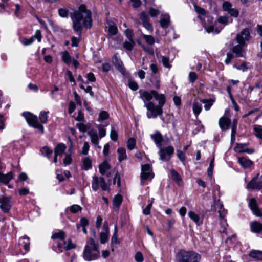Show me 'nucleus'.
I'll return each instance as SVG.
<instances>
[{
    "label": "nucleus",
    "instance_id": "a19ab883",
    "mask_svg": "<svg viewBox=\"0 0 262 262\" xmlns=\"http://www.w3.org/2000/svg\"><path fill=\"white\" fill-rule=\"evenodd\" d=\"M254 130L255 136L259 139H262V126L255 125L254 126Z\"/></svg>",
    "mask_w": 262,
    "mask_h": 262
},
{
    "label": "nucleus",
    "instance_id": "a211bd4d",
    "mask_svg": "<svg viewBox=\"0 0 262 262\" xmlns=\"http://www.w3.org/2000/svg\"><path fill=\"white\" fill-rule=\"evenodd\" d=\"M150 138L154 141L157 147L160 148L161 146V143L163 138L162 135L159 131L155 132L150 135Z\"/></svg>",
    "mask_w": 262,
    "mask_h": 262
},
{
    "label": "nucleus",
    "instance_id": "20e7f679",
    "mask_svg": "<svg viewBox=\"0 0 262 262\" xmlns=\"http://www.w3.org/2000/svg\"><path fill=\"white\" fill-rule=\"evenodd\" d=\"M178 262H200L201 255L194 251L180 250L176 254Z\"/></svg>",
    "mask_w": 262,
    "mask_h": 262
},
{
    "label": "nucleus",
    "instance_id": "393cba45",
    "mask_svg": "<svg viewBox=\"0 0 262 262\" xmlns=\"http://www.w3.org/2000/svg\"><path fill=\"white\" fill-rule=\"evenodd\" d=\"M238 162L240 165L245 168L250 167L253 162L250 160L242 157L238 158Z\"/></svg>",
    "mask_w": 262,
    "mask_h": 262
},
{
    "label": "nucleus",
    "instance_id": "cd10ccee",
    "mask_svg": "<svg viewBox=\"0 0 262 262\" xmlns=\"http://www.w3.org/2000/svg\"><path fill=\"white\" fill-rule=\"evenodd\" d=\"M118 154V161L121 162L122 161L127 159V155L126 153V149L124 148L120 147L118 148L117 150Z\"/></svg>",
    "mask_w": 262,
    "mask_h": 262
},
{
    "label": "nucleus",
    "instance_id": "7c9ffc66",
    "mask_svg": "<svg viewBox=\"0 0 262 262\" xmlns=\"http://www.w3.org/2000/svg\"><path fill=\"white\" fill-rule=\"evenodd\" d=\"M67 147L63 143L58 144L55 147L54 152L56 156H61L65 151Z\"/></svg>",
    "mask_w": 262,
    "mask_h": 262
},
{
    "label": "nucleus",
    "instance_id": "79ce46f5",
    "mask_svg": "<svg viewBox=\"0 0 262 262\" xmlns=\"http://www.w3.org/2000/svg\"><path fill=\"white\" fill-rule=\"evenodd\" d=\"M62 60L67 64H69L71 61V56L68 51H65L62 53Z\"/></svg>",
    "mask_w": 262,
    "mask_h": 262
},
{
    "label": "nucleus",
    "instance_id": "8fccbe9b",
    "mask_svg": "<svg viewBox=\"0 0 262 262\" xmlns=\"http://www.w3.org/2000/svg\"><path fill=\"white\" fill-rule=\"evenodd\" d=\"M65 237V233L63 231H60L58 233L53 234L52 236V238L55 239L59 238L61 241H63Z\"/></svg>",
    "mask_w": 262,
    "mask_h": 262
},
{
    "label": "nucleus",
    "instance_id": "052dcab7",
    "mask_svg": "<svg viewBox=\"0 0 262 262\" xmlns=\"http://www.w3.org/2000/svg\"><path fill=\"white\" fill-rule=\"evenodd\" d=\"M117 182V185L119 187L121 185L120 176L118 172H115L114 177L113 180V184L115 185Z\"/></svg>",
    "mask_w": 262,
    "mask_h": 262
},
{
    "label": "nucleus",
    "instance_id": "4d7b16f0",
    "mask_svg": "<svg viewBox=\"0 0 262 262\" xmlns=\"http://www.w3.org/2000/svg\"><path fill=\"white\" fill-rule=\"evenodd\" d=\"M109 115L106 111H102L99 116L98 120L99 121H102L103 120H105L108 118Z\"/></svg>",
    "mask_w": 262,
    "mask_h": 262
},
{
    "label": "nucleus",
    "instance_id": "e2e57ef3",
    "mask_svg": "<svg viewBox=\"0 0 262 262\" xmlns=\"http://www.w3.org/2000/svg\"><path fill=\"white\" fill-rule=\"evenodd\" d=\"M130 2L132 3V6L134 9L139 8L142 4L141 0H130Z\"/></svg>",
    "mask_w": 262,
    "mask_h": 262
},
{
    "label": "nucleus",
    "instance_id": "72a5a7b5",
    "mask_svg": "<svg viewBox=\"0 0 262 262\" xmlns=\"http://www.w3.org/2000/svg\"><path fill=\"white\" fill-rule=\"evenodd\" d=\"M100 179L96 175L93 177L92 188L94 191H97L99 188Z\"/></svg>",
    "mask_w": 262,
    "mask_h": 262
},
{
    "label": "nucleus",
    "instance_id": "c756f323",
    "mask_svg": "<svg viewBox=\"0 0 262 262\" xmlns=\"http://www.w3.org/2000/svg\"><path fill=\"white\" fill-rule=\"evenodd\" d=\"M189 217L198 225L202 224L199 215L194 211H190L188 212Z\"/></svg>",
    "mask_w": 262,
    "mask_h": 262
},
{
    "label": "nucleus",
    "instance_id": "338daca9",
    "mask_svg": "<svg viewBox=\"0 0 262 262\" xmlns=\"http://www.w3.org/2000/svg\"><path fill=\"white\" fill-rule=\"evenodd\" d=\"M90 146L87 142L84 143L83 146L82 147V154L84 155H86L88 154Z\"/></svg>",
    "mask_w": 262,
    "mask_h": 262
},
{
    "label": "nucleus",
    "instance_id": "39448f33",
    "mask_svg": "<svg viewBox=\"0 0 262 262\" xmlns=\"http://www.w3.org/2000/svg\"><path fill=\"white\" fill-rule=\"evenodd\" d=\"M72 20L73 29L79 37L81 35L83 27L86 28H90L92 27L91 17H73Z\"/></svg>",
    "mask_w": 262,
    "mask_h": 262
},
{
    "label": "nucleus",
    "instance_id": "bb28decb",
    "mask_svg": "<svg viewBox=\"0 0 262 262\" xmlns=\"http://www.w3.org/2000/svg\"><path fill=\"white\" fill-rule=\"evenodd\" d=\"M52 249L57 253H61L63 251L64 248L63 241L60 242H55L52 246Z\"/></svg>",
    "mask_w": 262,
    "mask_h": 262
},
{
    "label": "nucleus",
    "instance_id": "412c9836",
    "mask_svg": "<svg viewBox=\"0 0 262 262\" xmlns=\"http://www.w3.org/2000/svg\"><path fill=\"white\" fill-rule=\"evenodd\" d=\"M18 245L19 247H23L26 252L29 250L30 242L27 237H24L19 239Z\"/></svg>",
    "mask_w": 262,
    "mask_h": 262
},
{
    "label": "nucleus",
    "instance_id": "dca6fc26",
    "mask_svg": "<svg viewBox=\"0 0 262 262\" xmlns=\"http://www.w3.org/2000/svg\"><path fill=\"white\" fill-rule=\"evenodd\" d=\"M247 143H237L235 149L238 152H246L249 154H253L254 151V149L247 148Z\"/></svg>",
    "mask_w": 262,
    "mask_h": 262
},
{
    "label": "nucleus",
    "instance_id": "09e8293b",
    "mask_svg": "<svg viewBox=\"0 0 262 262\" xmlns=\"http://www.w3.org/2000/svg\"><path fill=\"white\" fill-rule=\"evenodd\" d=\"M110 137L113 141H116L118 140V134L115 130V126L111 125Z\"/></svg>",
    "mask_w": 262,
    "mask_h": 262
},
{
    "label": "nucleus",
    "instance_id": "de8ad7c7",
    "mask_svg": "<svg viewBox=\"0 0 262 262\" xmlns=\"http://www.w3.org/2000/svg\"><path fill=\"white\" fill-rule=\"evenodd\" d=\"M228 226V224L226 222V220H221L220 221V228L219 231L221 233H225L226 230V227Z\"/></svg>",
    "mask_w": 262,
    "mask_h": 262
},
{
    "label": "nucleus",
    "instance_id": "4be33fe9",
    "mask_svg": "<svg viewBox=\"0 0 262 262\" xmlns=\"http://www.w3.org/2000/svg\"><path fill=\"white\" fill-rule=\"evenodd\" d=\"M138 21L139 23L142 24L143 26L148 31L151 32L152 31V27L150 24L148 17H140V19Z\"/></svg>",
    "mask_w": 262,
    "mask_h": 262
},
{
    "label": "nucleus",
    "instance_id": "4468645a",
    "mask_svg": "<svg viewBox=\"0 0 262 262\" xmlns=\"http://www.w3.org/2000/svg\"><path fill=\"white\" fill-rule=\"evenodd\" d=\"M92 12L90 10L86 9L84 5H81L79 7L78 11H75L73 16H91Z\"/></svg>",
    "mask_w": 262,
    "mask_h": 262
},
{
    "label": "nucleus",
    "instance_id": "c03bdc74",
    "mask_svg": "<svg viewBox=\"0 0 262 262\" xmlns=\"http://www.w3.org/2000/svg\"><path fill=\"white\" fill-rule=\"evenodd\" d=\"M160 24L161 26L163 28L168 27L170 24L169 17H162L160 21Z\"/></svg>",
    "mask_w": 262,
    "mask_h": 262
},
{
    "label": "nucleus",
    "instance_id": "2eb2a0df",
    "mask_svg": "<svg viewBox=\"0 0 262 262\" xmlns=\"http://www.w3.org/2000/svg\"><path fill=\"white\" fill-rule=\"evenodd\" d=\"M248 205L253 213L256 216H262V213L260 209L258 208L256 201L254 198H251L249 200Z\"/></svg>",
    "mask_w": 262,
    "mask_h": 262
},
{
    "label": "nucleus",
    "instance_id": "e433bc0d",
    "mask_svg": "<svg viewBox=\"0 0 262 262\" xmlns=\"http://www.w3.org/2000/svg\"><path fill=\"white\" fill-rule=\"evenodd\" d=\"M149 14L151 16H156L161 15V16H169L167 14H164L159 10L151 8L149 10Z\"/></svg>",
    "mask_w": 262,
    "mask_h": 262
},
{
    "label": "nucleus",
    "instance_id": "58836bf2",
    "mask_svg": "<svg viewBox=\"0 0 262 262\" xmlns=\"http://www.w3.org/2000/svg\"><path fill=\"white\" fill-rule=\"evenodd\" d=\"M49 111H41L40 113L39 118L42 123H46L48 121Z\"/></svg>",
    "mask_w": 262,
    "mask_h": 262
},
{
    "label": "nucleus",
    "instance_id": "a18cd8bd",
    "mask_svg": "<svg viewBox=\"0 0 262 262\" xmlns=\"http://www.w3.org/2000/svg\"><path fill=\"white\" fill-rule=\"evenodd\" d=\"M201 102L205 104L204 108L206 111L209 110L213 103V101L211 99H210V100L203 99V100H201Z\"/></svg>",
    "mask_w": 262,
    "mask_h": 262
},
{
    "label": "nucleus",
    "instance_id": "9b49d317",
    "mask_svg": "<svg viewBox=\"0 0 262 262\" xmlns=\"http://www.w3.org/2000/svg\"><path fill=\"white\" fill-rule=\"evenodd\" d=\"M248 189H260L262 188V175L258 174L253 178L247 184Z\"/></svg>",
    "mask_w": 262,
    "mask_h": 262
},
{
    "label": "nucleus",
    "instance_id": "f03ea898",
    "mask_svg": "<svg viewBox=\"0 0 262 262\" xmlns=\"http://www.w3.org/2000/svg\"><path fill=\"white\" fill-rule=\"evenodd\" d=\"M200 18L201 23L208 33L215 32L219 33L224 26L232 21V19L229 20V17H218L215 19L213 17H207V22L206 23L204 17Z\"/></svg>",
    "mask_w": 262,
    "mask_h": 262
},
{
    "label": "nucleus",
    "instance_id": "0e129e2a",
    "mask_svg": "<svg viewBox=\"0 0 262 262\" xmlns=\"http://www.w3.org/2000/svg\"><path fill=\"white\" fill-rule=\"evenodd\" d=\"M80 37L81 36L79 37V38H77L76 37H75V36H73L71 38V41H72V43H71V45L72 47H77L78 44H79V42L80 41Z\"/></svg>",
    "mask_w": 262,
    "mask_h": 262
},
{
    "label": "nucleus",
    "instance_id": "0eeeda50",
    "mask_svg": "<svg viewBox=\"0 0 262 262\" xmlns=\"http://www.w3.org/2000/svg\"><path fill=\"white\" fill-rule=\"evenodd\" d=\"M174 151V148L172 146H168L166 148L161 147L159 151L160 160L162 161H169L173 154Z\"/></svg>",
    "mask_w": 262,
    "mask_h": 262
},
{
    "label": "nucleus",
    "instance_id": "603ef678",
    "mask_svg": "<svg viewBox=\"0 0 262 262\" xmlns=\"http://www.w3.org/2000/svg\"><path fill=\"white\" fill-rule=\"evenodd\" d=\"M69 210L71 213H76L78 211H81L82 210V208L78 205L74 204L69 207Z\"/></svg>",
    "mask_w": 262,
    "mask_h": 262
},
{
    "label": "nucleus",
    "instance_id": "473e14b6",
    "mask_svg": "<svg viewBox=\"0 0 262 262\" xmlns=\"http://www.w3.org/2000/svg\"><path fill=\"white\" fill-rule=\"evenodd\" d=\"M99 171L102 175L104 174L111 168L110 164L106 161H104L99 165Z\"/></svg>",
    "mask_w": 262,
    "mask_h": 262
},
{
    "label": "nucleus",
    "instance_id": "f3484780",
    "mask_svg": "<svg viewBox=\"0 0 262 262\" xmlns=\"http://www.w3.org/2000/svg\"><path fill=\"white\" fill-rule=\"evenodd\" d=\"M230 124L231 120L228 117L223 116L219 119V124L222 130H228Z\"/></svg>",
    "mask_w": 262,
    "mask_h": 262
},
{
    "label": "nucleus",
    "instance_id": "7ed1b4c3",
    "mask_svg": "<svg viewBox=\"0 0 262 262\" xmlns=\"http://www.w3.org/2000/svg\"><path fill=\"white\" fill-rule=\"evenodd\" d=\"M99 256V251L95 241L89 239L85 246L83 257L86 261L94 260Z\"/></svg>",
    "mask_w": 262,
    "mask_h": 262
},
{
    "label": "nucleus",
    "instance_id": "6e6552de",
    "mask_svg": "<svg viewBox=\"0 0 262 262\" xmlns=\"http://www.w3.org/2000/svg\"><path fill=\"white\" fill-rule=\"evenodd\" d=\"M154 178V173L150 165L148 164H144L142 166L141 173V184L142 185H144V181L147 180H151Z\"/></svg>",
    "mask_w": 262,
    "mask_h": 262
},
{
    "label": "nucleus",
    "instance_id": "680f3d73",
    "mask_svg": "<svg viewBox=\"0 0 262 262\" xmlns=\"http://www.w3.org/2000/svg\"><path fill=\"white\" fill-rule=\"evenodd\" d=\"M100 185L103 190L106 191L107 190L108 187L105 182L104 178L103 177L100 178Z\"/></svg>",
    "mask_w": 262,
    "mask_h": 262
},
{
    "label": "nucleus",
    "instance_id": "bf43d9fd",
    "mask_svg": "<svg viewBox=\"0 0 262 262\" xmlns=\"http://www.w3.org/2000/svg\"><path fill=\"white\" fill-rule=\"evenodd\" d=\"M169 59L168 58L165 56L162 57V62L163 66L166 68L170 69L171 67V66L169 64Z\"/></svg>",
    "mask_w": 262,
    "mask_h": 262
},
{
    "label": "nucleus",
    "instance_id": "a878e982",
    "mask_svg": "<svg viewBox=\"0 0 262 262\" xmlns=\"http://www.w3.org/2000/svg\"><path fill=\"white\" fill-rule=\"evenodd\" d=\"M122 202V197L120 194H117L113 199V207L115 210H118Z\"/></svg>",
    "mask_w": 262,
    "mask_h": 262
},
{
    "label": "nucleus",
    "instance_id": "f257e3e1",
    "mask_svg": "<svg viewBox=\"0 0 262 262\" xmlns=\"http://www.w3.org/2000/svg\"><path fill=\"white\" fill-rule=\"evenodd\" d=\"M139 93L140 98L144 101V106L148 111L146 113L148 118H155L162 115V107L166 102L164 94H159L154 90L150 92L141 90Z\"/></svg>",
    "mask_w": 262,
    "mask_h": 262
},
{
    "label": "nucleus",
    "instance_id": "69168bd1",
    "mask_svg": "<svg viewBox=\"0 0 262 262\" xmlns=\"http://www.w3.org/2000/svg\"><path fill=\"white\" fill-rule=\"evenodd\" d=\"M197 75L194 72H191L189 74V80L191 83H193L197 79Z\"/></svg>",
    "mask_w": 262,
    "mask_h": 262
},
{
    "label": "nucleus",
    "instance_id": "ddd939ff",
    "mask_svg": "<svg viewBox=\"0 0 262 262\" xmlns=\"http://www.w3.org/2000/svg\"><path fill=\"white\" fill-rule=\"evenodd\" d=\"M216 209H218V213L221 220L225 219V217L227 211L223 207V205L220 202L219 199L217 201H214V204L211 206V210H216Z\"/></svg>",
    "mask_w": 262,
    "mask_h": 262
},
{
    "label": "nucleus",
    "instance_id": "ea45409f",
    "mask_svg": "<svg viewBox=\"0 0 262 262\" xmlns=\"http://www.w3.org/2000/svg\"><path fill=\"white\" fill-rule=\"evenodd\" d=\"M40 152L43 156L47 157L49 159L50 155L52 154V150L50 149L49 147L45 146L41 149Z\"/></svg>",
    "mask_w": 262,
    "mask_h": 262
},
{
    "label": "nucleus",
    "instance_id": "13d9d810",
    "mask_svg": "<svg viewBox=\"0 0 262 262\" xmlns=\"http://www.w3.org/2000/svg\"><path fill=\"white\" fill-rule=\"evenodd\" d=\"M222 8L224 11L228 12L232 8V5L230 2L226 1L223 3Z\"/></svg>",
    "mask_w": 262,
    "mask_h": 262
},
{
    "label": "nucleus",
    "instance_id": "c9c22d12",
    "mask_svg": "<svg viewBox=\"0 0 262 262\" xmlns=\"http://www.w3.org/2000/svg\"><path fill=\"white\" fill-rule=\"evenodd\" d=\"M193 111L195 116H198L202 111V104L199 102L194 101L193 103Z\"/></svg>",
    "mask_w": 262,
    "mask_h": 262
},
{
    "label": "nucleus",
    "instance_id": "3c124183",
    "mask_svg": "<svg viewBox=\"0 0 262 262\" xmlns=\"http://www.w3.org/2000/svg\"><path fill=\"white\" fill-rule=\"evenodd\" d=\"M177 156L179 160L184 164L185 163L186 157L185 154L181 150H177Z\"/></svg>",
    "mask_w": 262,
    "mask_h": 262
},
{
    "label": "nucleus",
    "instance_id": "5701e85b",
    "mask_svg": "<svg viewBox=\"0 0 262 262\" xmlns=\"http://www.w3.org/2000/svg\"><path fill=\"white\" fill-rule=\"evenodd\" d=\"M12 178L13 173L12 172H10L6 174L0 173V182L5 184H8Z\"/></svg>",
    "mask_w": 262,
    "mask_h": 262
},
{
    "label": "nucleus",
    "instance_id": "37998d69",
    "mask_svg": "<svg viewBox=\"0 0 262 262\" xmlns=\"http://www.w3.org/2000/svg\"><path fill=\"white\" fill-rule=\"evenodd\" d=\"M108 33L111 35H115L118 33V28L114 24L108 23Z\"/></svg>",
    "mask_w": 262,
    "mask_h": 262
},
{
    "label": "nucleus",
    "instance_id": "423d86ee",
    "mask_svg": "<svg viewBox=\"0 0 262 262\" xmlns=\"http://www.w3.org/2000/svg\"><path fill=\"white\" fill-rule=\"evenodd\" d=\"M22 115L26 119L30 126L39 130L42 133H43V126L38 122V118L36 116L28 112H24Z\"/></svg>",
    "mask_w": 262,
    "mask_h": 262
},
{
    "label": "nucleus",
    "instance_id": "6e6d98bb",
    "mask_svg": "<svg viewBox=\"0 0 262 262\" xmlns=\"http://www.w3.org/2000/svg\"><path fill=\"white\" fill-rule=\"evenodd\" d=\"M144 39L145 40L146 42L150 45H152L155 43V39L154 37L150 35H143Z\"/></svg>",
    "mask_w": 262,
    "mask_h": 262
},
{
    "label": "nucleus",
    "instance_id": "774afa93",
    "mask_svg": "<svg viewBox=\"0 0 262 262\" xmlns=\"http://www.w3.org/2000/svg\"><path fill=\"white\" fill-rule=\"evenodd\" d=\"M135 258L137 262H142L144 260L143 255L140 252L136 253Z\"/></svg>",
    "mask_w": 262,
    "mask_h": 262
},
{
    "label": "nucleus",
    "instance_id": "f704fd0d",
    "mask_svg": "<svg viewBox=\"0 0 262 262\" xmlns=\"http://www.w3.org/2000/svg\"><path fill=\"white\" fill-rule=\"evenodd\" d=\"M128 41H125L123 43V47L127 50H132L134 46L135 45V43L133 40V39H128Z\"/></svg>",
    "mask_w": 262,
    "mask_h": 262
},
{
    "label": "nucleus",
    "instance_id": "f8f14e48",
    "mask_svg": "<svg viewBox=\"0 0 262 262\" xmlns=\"http://www.w3.org/2000/svg\"><path fill=\"white\" fill-rule=\"evenodd\" d=\"M247 43H238L234 46L232 51L237 57H245L246 54Z\"/></svg>",
    "mask_w": 262,
    "mask_h": 262
},
{
    "label": "nucleus",
    "instance_id": "4c0bfd02",
    "mask_svg": "<svg viewBox=\"0 0 262 262\" xmlns=\"http://www.w3.org/2000/svg\"><path fill=\"white\" fill-rule=\"evenodd\" d=\"M64 248L66 250H69L74 249L76 247V245L72 243L71 239H68L67 242L63 241Z\"/></svg>",
    "mask_w": 262,
    "mask_h": 262
},
{
    "label": "nucleus",
    "instance_id": "aec40b11",
    "mask_svg": "<svg viewBox=\"0 0 262 262\" xmlns=\"http://www.w3.org/2000/svg\"><path fill=\"white\" fill-rule=\"evenodd\" d=\"M119 243V241L118 239V228L116 225L114 227V232L111 238V247L112 251L114 250V248L116 247V245Z\"/></svg>",
    "mask_w": 262,
    "mask_h": 262
},
{
    "label": "nucleus",
    "instance_id": "9d476101",
    "mask_svg": "<svg viewBox=\"0 0 262 262\" xmlns=\"http://www.w3.org/2000/svg\"><path fill=\"white\" fill-rule=\"evenodd\" d=\"M12 197L10 196L3 195L0 198V209L5 213H8L11 208V200Z\"/></svg>",
    "mask_w": 262,
    "mask_h": 262
},
{
    "label": "nucleus",
    "instance_id": "2f4dec72",
    "mask_svg": "<svg viewBox=\"0 0 262 262\" xmlns=\"http://www.w3.org/2000/svg\"><path fill=\"white\" fill-rule=\"evenodd\" d=\"M170 171L172 179L174 180L178 185H180L182 182V179L180 174L173 169H171Z\"/></svg>",
    "mask_w": 262,
    "mask_h": 262
},
{
    "label": "nucleus",
    "instance_id": "5fc2aeb1",
    "mask_svg": "<svg viewBox=\"0 0 262 262\" xmlns=\"http://www.w3.org/2000/svg\"><path fill=\"white\" fill-rule=\"evenodd\" d=\"M233 67L242 72H245L248 69L245 62H244L241 65L235 64Z\"/></svg>",
    "mask_w": 262,
    "mask_h": 262
},
{
    "label": "nucleus",
    "instance_id": "864d4df0",
    "mask_svg": "<svg viewBox=\"0 0 262 262\" xmlns=\"http://www.w3.org/2000/svg\"><path fill=\"white\" fill-rule=\"evenodd\" d=\"M136 145V140L133 138H130L128 140L127 142V146L128 149L132 150L135 148Z\"/></svg>",
    "mask_w": 262,
    "mask_h": 262
},
{
    "label": "nucleus",
    "instance_id": "49530a36",
    "mask_svg": "<svg viewBox=\"0 0 262 262\" xmlns=\"http://www.w3.org/2000/svg\"><path fill=\"white\" fill-rule=\"evenodd\" d=\"M92 167L91 161L89 158H85L83 160V169L88 170Z\"/></svg>",
    "mask_w": 262,
    "mask_h": 262
},
{
    "label": "nucleus",
    "instance_id": "b1692460",
    "mask_svg": "<svg viewBox=\"0 0 262 262\" xmlns=\"http://www.w3.org/2000/svg\"><path fill=\"white\" fill-rule=\"evenodd\" d=\"M249 256L256 260H262V251L253 250L249 253Z\"/></svg>",
    "mask_w": 262,
    "mask_h": 262
},
{
    "label": "nucleus",
    "instance_id": "c85d7f7f",
    "mask_svg": "<svg viewBox=\"0 0 262 262\" xmlns=\"http://www.w3.org/2000/svg\"><path fill=\"white\" fill-rule=\"evenodd\" d=\"M251 231L253 232L259 233L262 231V224L258 222H254L251 224Z\"/></svg>",
    "mask_w": 262,
    "mask_h": 262
},
{
    "label": "nucleus",
    "instance_id": "1a4fd4ad",
    "mask_svg": "<svg viewBox=\"0 0 262 262\" xmlns=\"http://www.w3.org/2000/svg\"><path fill=\"white\" fill-rule=\"evenodd\" d=\"M251 37L249 29L245 28L236 35L235 39L237 43L244 44L246 43L247 41H249Z\"/></svg>",
    "mask_w": 262,
    "mask_h": 262
},
{
    "label": "nucleus",
    "instance_id": "6ab92c4d",
    "mask_svg": "<svg viewBox=\"0 0 262 262\" xmlns=\"http://www.w3.org/2000/svg\"><path fill=\"white\" fill-rule=\"evenodd\" d=\"M103 231L100 233V242L101 244L105 243L108 239L109 234V228L107 223L105 222L103 226Z\"/></svg>",
    "mask_w": 262,
    "mask_h": 262
}]
</instances>
